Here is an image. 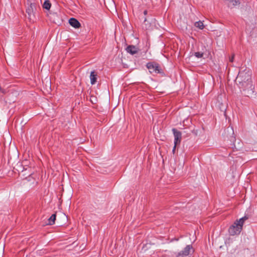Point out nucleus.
Returning <instances> with one entry per match:
<instances>
[{
    "mask_svg": "<svg viewBox=\"0 0 257 257\" xmlns=\"http://www.w3.org/2000/svg\"><path fill=\"white\" fill-rule=\"evenodd\" d=\"M90 83L92 85L94 84L97 81V74L94 71H92L90 75Z\"/></svg>",
    "mask_w": 257,
    "mask_h": 257,
    "instance_id": "9",
    "label": "nucleus"
},
{
    "mask_svg": "<svg viewBox=\"0 0 257 257\" xmlns=\"http://www.w3.org/2000/svg\"><path fill=\"white\" fill-rule=\"evenodd\" d=\"M247 219L248 217L244 216L239 220H236L228 229L229 234L232 236L239 234L242 229V226L244 221Z\"/></svg>",
    "mask_w": 257,
    "mask_h": 257,
    "instance_id": "1",
    "label": "nucleus"
},
{
    "mask_svg": "<svg viewBox=\"0 0 257 257\" xmlns=\"http://www.w3.org/2000/svg\"><path fill=\"white\" fill-rule=\"evenodd\" d=\"M191 251H193L192 246L191 245H187L183 250L180 251L176 255V257H185L188 255Z\"/></svg>",
    "mask_w": 257,
    "mask_h": 257,
    "instance_id": "5",
    "label": "nucleus"
},
{
    "mask_svg": "<svg viewBox=\"0 0 257 257\" xmlns=\"http://www.w3.org/2000/svg\"><path fill=\"white\" fill-rule=\"evenodd\" d=\"M147 21V19L145 18V19H144V22H146Z\"/></svg>",
    "mask_w": 257,
    "mask_h": 257,
    "instance_id": "18",
    "label": "nucleus"
},
{
    "mask_svg": "<svg viewBox=\"0 0 257 257\" xmlns=\"http://www.w3.org/2000/svg\"><path fill=\"white\" fill-rule=\"evenodd\" d=\"M194 55L196 57L198 58H200L203 56V53L202 52H197L194 53Z\"/></svg>",
    "mask_w": 257,
    "mask_h": 257,
    "instance_id": "14",
    "label": "nucleus"
},
{
    "mask_svg": "<svg viewBox=\"0 0 257 257\" xmlns=\"http://www.w3.org/2000/svg\"><path fill=\"white\" fill-rule=\"evenodd\" d=\"M239 88L244 92V94L246 96L252 95L254 92V87L252 83L251 79L241 83H238Z\"/></svg>",
    "mask_w": 257,
    "mask_h": 257,
    "instance_id": "2",
    "label": "nucleus"
},
{
    "mask_svg": "<svg viewBox=\"0 0 257 257\" xmlns=\"http://www.w3.org/2000/svg\"><path fill=\"white\" fill-rule=\"evenodd\" d=\"M69 23L70 25L74 28H79L81 26L80 23L79 21L73 18H71L69 19Z\"/></svg>",
    "mask_w": 257,
    "mask_h": 257,
    "instance_id": "8",
    "label": "nucleus"
},
{
    "mask_svg": "<svg viewBox=\"0 0 257 257\" xmlns=\"http://www.w3.org/2000/svg\"><path fill=\"white\" fill-rule=\"evenodd\" d=\"M147 13H148V12H147V10H145V11H144V14L145 15H146L147 14Z\"/></svg>",
    "mask_w": 257,
    "mask_h": 257,
    "instance_id": "17",
    "label": "nucleus"
},
{
    "mask_svg": "<svg viewBox=\"0 0 257 257\" xmlns=\"http://www.w3.org/2000/svg\"><path fill=\"white\" fill-rule=\"evenodd\" d=\"M251 79V72L248 70H240L236 77V81L238 83L245 82Z\"/></svg>",
    "mask_w": 257,
    "mask_h": 257,
    "instance_id": "3",
    "label": "nucleus"
},
{
    "mask_svg": "<svg viewBox=\"0 0 257 257\" xmlns=\"http://www.w3.org/2000/svg\"><path fill=\"white\" fill-rule=\"evenodd\" d=\"M234 58V54H232V55L231 57H229V61L230 62H232L233 61Z\"/></svg>",
    "mask_w": 257,
    "mask_h": 257,
    "instance_id": "15",
    "label": "nucleus"
},
{
    "mask_svg": "<svg viewBox=\"0 0 257 257\" xmlns=\"http://www.w3.org/2000/svg\"><path fill=\"white\" fill-rule=\"evenodd\" d=\"M176 146L177 145H175V144H174V147L173 148V150H172V152H173V153L174 154L175 153V150H176Z\"/></svg>",
    "mask_w": 257,
    "mask_h": 257,
    "instance_id": "16",
    "label": "nucleus"
},
{
    "mask_svg": "<svg viewBox=\"0 0 257 257\" xmlns=\"http://www.w3.org/2000/svg\"><path fill=\"white\" fill-rule=\"evenodd\" d=\"M125 50L127 53L131 55H134L137 53L139 51L138 48L134 45H129L126 47Z\"/></svg>",
    "mask_w": 257,
    "mask_h": 257,
    "instance_id": "7",
    "label": "nucleus"
},
{
    "mask_svg": "<svg viewBox=\"0 0 257 257\" xmlns=\"http://www.w3.org/2000/svg\"><path fill=\"white\" fill-rule=\"evenodd\" d=\"M51 6V4L50 3V1L48 0H46L43 5V8L47 10H50Z\"/></svg>",
    "mask_w": 257,
    "mask_h": 257,
    "instance_id": "11",
    "label": "nucleus"
},
{
    "mask_svg": "<svg viewBox=\"0 0 257 257\" xmlns=\"http://www.w3.org/2000/svg\"><path fill=\"white\" fill-rule=\"evenodd\" d=\"M195 26L197 28H198L200 30H202L204 28L203 23L201 21L196 22L195 23Z\"/></svg>",
    "mask_w": 257,
    "mask_h": 257,
    "instance_id": "13",
    "label": "nucleus"
},
{
    "mask_svg": "<svg viewBox=\"0 0 257 257\" xmlns=\"http://www.w3.org/2000/svg\"><path fill=\"white\" fill-rule=\"evenodd\" d=\"M36 9V4L31 3L30 6L27 9V12L29 16L33 13L34 10Z\"/></svg>",
    "mask_w": 257,
    "mask_h": 257,
    "instance_id": "10",
    "label": "nucleus"
},
{
    "mask_svg": "<svg viewBox=\"0 0 257 257\" xmlns=\"http://www.w3.org/2000/svg\"><path fill=\"white\" fill-rule=\"evenodd\" d=\"M150 73L159 74L162 73V69L159 64L156 62H149L146 65Z\"/></svg>",
    "mask_w": 257,
    "mask_h": 257,
    "instance_id": "4",
    "label": "nucleus"
},
{
    "mask_svg": "<svg viewBox=\"0 0 257 257\" xmlns=\"http://www.w3.org/2000/svg\"><path fill=\"white\" fill-rule=\"evenodd\" d=\"M56 220V215L55 214H52L48 219V224L49 225H53L55 223Z\"/></svg>",
    "mask_w": 257,
    "mask_h": 257,
    "instance_id": "12",
    "label": "nucleus"
},
{
    "mask_svg": "<svg viewBox=\"0 0 257 257\" xmlns=\"http://www.w3.org/2000/svg\"><path fill=\"white\" fill-rule=\"evenodd\" d=\"M174 136V144L177 145L181 143L182 139V133L177 129L173 128L172 130Z\"/></svg>",
    "mask_w": 257,
    "mask_h": 257,
    "instance_id": "6",
    "label": "nucleus"
}]
</instances>
